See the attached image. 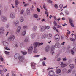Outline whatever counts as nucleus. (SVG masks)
Segmentation results:
<instances>
[{
	"instance_id": "nucleus-1",
	"label": "nucleus",
	"mask_w": 76,
	"mask_h": 76,
	"mask_svg": "<svg viewBox=\"0 0 76 76\" xmlns=\"http://www.w3.org/2000/svg\"><path fill=\"white\" fill-rule=\"evenodd\" d=\"M43 45V43H39L37 42H35L34 43V48H36V47H37V46L39 47V46H41Z\"/></svg>"
},
{
	"instance_id": "nucleus-2",
	"label": "nucleus",
	"mask_w": 76,
	"mask_h": 76,
	"mask_svg": "<svg viewBox=\"0 0 76 76\" xmlns=\"http://www.w3.org/2000/svg\"><path fill=\"white\" fill-rule=\"evenodd\" d=\"M15 36H14V35H11L9 36V38L8 39V41H13V40L15 39Z\"/></svg>"
},
{
	"instance_id": "nucleus-3",
	"label": "nucleus",
	"mask_w": 76,
	"mask_h": 76,
	"mask_svg": "<svg viewBox=\"0 0 76 76\" xmlns=\"http://www.w3.org/2000/svg\"><path fill=\"white\" fill-rule=\"evenodd\" d=\"M60 45L59 44V43H56L55 45L54 46H52L51 47V48H60Z\"/></svg>"
},
{
	"instance_id": "nucleus-4",
	"label": "nucleus",
	"mask_w": 76,
	"mask_h": 76,
	"mask_svg": "<svg viewBox=\"0 0 76 76\" xmlns=\"http://www.w3.org/2000/svg\"><path fill=\"white\" fill-rule=\"evenodd\" d=\"M34 49V47L32 46H31L29 47V49H28V52L29 54H31L32 53V51L33 49Z\"/></svg>"
},
{
	"instance_id": "nucleus-5",
	"label": "nucleus",
	"mask_w": 76,
	"mask_h": 76,
	"mask_svg": "<svg viewBox=\"0 0 76 76\" xmlns=\"http://www.w3.org/2000/svg\"><path fill=\"white\" fill-rule=\"evenodd\" d=\"M4 32V27L0 28V35L1 34H3Z\"/></svg>"
},
{
	"instance_id": "nucleus-6",
	"label": "nucleus",
	"mask_w": 76,
	"mask_h": 76,
	"mask_svg": "<svg viewBox=\"0 0 76 76\" xmlns=\"http://www.w3.org/2000/svg\"><path fill=\"white\" fill-rule=\"evenodd\" d=\"M21 28H22V27H21V26H20L18 27V28L16 30V33L17 34H19V33L20 32Z\"/></svg>"
},
{
	"instance_id": "nucleus-7",
	"label": "nucleus",
	"mask_w": 76,
	"mask_h": 76,
	"mask_svg": "<svg viewBox=\"0 0 76 76\" xmlns=\"http://www.w3.org/2000/svg\"><path fill=\"white\" fill-rule=\"evenodd\" d=\"M1 20L3 22H6L7 18V17L5 16H3L1 17Z\"/></svg>"
},
{
	"instance_id": "nucleus-8",
	"label": "nucleus",
	"mask_w": 76,
	"mask_h": 76,
	"mask_svg": "<svg viewBox=\"0 0 76 76\" xmlns=\"http://www.w3.org/2000/svg\"><path fill=\"white\" fill-rule=\"evenodd\" d=\"M14 57L15 59H19L20 58V55L18 53H17L14 56Z\"/></svg>"
},
{
	"instance_id": "nucleus-9",
	"label": "nucleus",
	"mask_w": 76,
	"mask_h": 76,
	"mask_svg": "<svg viewBox=\"0 0 76 76\" xmlns=\"http://www.w3.org/2000/svg\"><path fill=\"white\" fill-rule=\"evenodd\" d=\"M54 75V72L53 71H50L49 72V75L50 76H53Z\"/></svg>"
},
{
	"instance_id": "nucleus-10",
	"label": "nucleus",
	"mask_w": 76,
	"mask_h": 76,
	"mask_svg": "<svg viewBox=\"0 0 76 76\" xmlns=\"http://www.w3.org/2000/svg\"><path fill=\"white\" fill-rule=\"evenodd\" d=\"M54 38L56 40L57 39H60V36L58 34H56L54 36Z\"/></svg>"
},
{
	"instance_id": "nucleus-11",
	"label": "nucleus",
	"mask_w": 76,
	"mask_h": 76,
	"mask_svg": "<svg viewBox=\"0 0 76 76\" xmlns=\"http://www.w3.org/2000/svg\"><path fill=\"white\" fill-rule=\"evenodd\" d=\"M10 18L11 19H15V15L14 14L11 13L10 15Z\"/></svg>"
},
{
	"instance_id": "nucleus-12",
	"label": "nucleus",
	"mask_w": 76,
	"mask_h": 76,
	"mask_svg": "<svg viewBox=\"0 0 76 76\" xmlns=\"http://www.w3.org/2000/svg\"><path fill=\"white\" fill-rule=\"evenodd\" d=\"M3 45L5 47H7L8 46V43L6 41H4L3 42Z\"/></svg>"
},
{
	"instance_id": "nucleus-13",
	"label": "nucleus",
	"mask_w": 76,
	"mask_h": 76,
	"mask_svg": "<svg viewBox=\"0 0 76 76\" xmlns=\"http://www.w3.org/2000/svg\"><path fill=\"white\" fill-rule=\"evenodd\" d=\"M60 65L61 66V67L62 68H63V67H64L65 66H66V64H65L64 63H63V62H61Z\"/></svg>"
},
{
	"instance_id": "nucleus-14",
	"label": "nucleus",
	"mask_w": 76,
	"mask_h": 76,
	"mask_svg": "<svg viewBox=\"0 0 76 76\" xmlns=\"http://www.w3.org/2000/svg\"><path fill=\"white\" fill-rule=\"evenodd\" d=\"M20 61H21V62H22L23 61V60H24V57L23 56H21L20 58Z\"/></svg>"
},
{
	"instance_id": "nucleus-15",
	"label": "nucleus",
	"mask_w": 76,
	"mask_h": 76,
	"mask_svg": "<svg viewBox=\"0 0 76 76\" xmlns=\"http://www.w3.org/2000/svg\"><path fill=\"white\" fill-rule=\"evenodd\" d=\"M40 31L42 32H44L45 31V27L44 26H42L40 28Z\"/></svg>"
},
{
	"instance_id": "nucleus-16",
	"label": "nucleus",
	"mask_w": 76,
	"mask_h": 76,
	"mask_svg": "<svg viewBox=\"0 0 76 76\" xmlns=\"http://www.w3.org/2000/svg\"><path fill=\"white\" fill-rule=\"evenodd\" d=\"M47 38L48 39H50L52 38V34H48L47 36Z\"/></svg>"
},
{
	"instance_id": "nucleus-17",
	"label": "nucleus",
	"mask_w": 76,
	"mask_h": 76,
	"mask_svg": "<svg viewBox=\"0 0 76 76\" xmlns=\"http://www.w3.org/2000/svg\"><path fill=\"white\" fill-rule=\"evenodd\" d=\"M26 13L27 15L28 16L30 15L31 13H30V10L29 9H28L26 10Z\"/></svg>"
},
{
	"instance_id": "nucleus-18",
	"label": "nucleus",
	"mask_w": 76,
	"mask_h": 76,
	"mask_svg": "<svg viewBox=\"0 0 76 76\" xmlns=\"http://www.w3.org/2000/svg\"><path fill=\"white\" fill-rule=\"evenodd\" d=\"M31 67L32 69H35V64L34 62H32L31 64Z\"/></svg>"
},
{
	"instance_id": "nucleus-19",
	"label": "nucleus",
	"mask_w": 76,
	"mask_h": 76,
	"mask_svg": "<svg viewBox=\"0 0 76 76\" xmlns=\"http://www.w3.org/2000/svg\"><path fill=\"white\" fill-rule=\"evenodd\" d=\"M50 48L48 46H47L45 49V51L46 52H48Z\"/></svg>"
},
{
	"instance_id": "nucleus-20",
	"label": "nucleus",
	"mask_w": 76,
	"mask_h": 76,
	"mask_svg": "<svg viewBox=\"0 0 76 76\" xmlns=\"http://www.w3.org/2000/svg\"><path fill=\"white\" fill-rule=\"evenodd\" d=\"M19 21L18 20L16 21L15 25V26L18 27V26H19Z\"/></svg>"
},
{
	"instance_id": "nucleus-21",
	"label": "nucleus",
	"mask_w": 76,
	"mask_h": 76,
	"mask_svg": "<svg viewBox=\"0 0 76 76\" xmlns=\"http://www.w3.org/2000/svg\"><path fill=\"white\" fill-rule=\"evenodd\" d=\"M61 72V70L60 69H58L56 70V73L57 74H59V73H60Z\"/></svg>"
},
{
	"instance_id": "nucleus-22",
	"label": "nucleus",
	"mask_w": 76,
	"mask_h": 76,
	"mask_svg": "<svg viewBox=\"0 0 76 76\" xmlns=\"http://www.w3.org/2000/svg\"><path fill=\"white\" fill-rule=\"evenodd\" d=\"M20 20L21 22H23L24 20V19L23 18V17L22 16L20 17Z\"/></svg>"
},
{
	"instance_id": "nucleus-23",
	"label": "nucleus",
	"mask_w": 76,
	"mask_h": 76,
	"mask_svg": "<svg viewBox=\"0 0 76 76\" xmlns=\"http://www.w3.org/2000/svg\"><path fill=\"white\" fill-rule=\"evenodd\" d=\"M74 50H75V51H76V49L75 48H74L73 50H71V54H72V55H74Z\"/></svg>"
},
{
	"instance_id": "nucleus-24",
	"label": "nucleus",
	"mask_w": 76,
	"mask_h": 76,
	"mask_svg": "<svg viewBox=\"0 0 76 76\" xmlns=\"http://www.w3.org/2000/svg\"><path fill=\"white\" fill-rule=\"evenodd\" d=\"M19 2L18 1V0H15V6H18L19 4Z\"/></svg>"
},
{
	"instance_id": "nucleus-25",
	"label": "nucleus",
	"mask_w": 76,
	"mask_h": 76,
	"mask_svg": "<svg viewBox=\"0 0 76 76\" xmlns=\"http://www.w3.org/2000/svg\"><path fill=\"white\" fill-rule=\"evenodd\" d=\"M54 48H51V53H52V55H53L54 53Z\"/></svg>"
},
{
	"instance_id": "nucleus-26",
	"label": "nucleus",
	"mask_w": 76,
	"mask_h": 76,
	"mask_svg": "<svg viewBox=\"0 0 76 76\" xmlns=\"http://www.w3.org/2000/svg\"><path fill=\"white\" fill-rule=\"evenodd\" d=\"M26 33V30H25L23 32L22 34V35L23 36H24V35H25Z\"/></svg>"
},
{
	"instance_id": "nucleus-27",
	"label": "nucleus",
	"mask_w": 76,
	"mask_h": 76,
	"mask_svg": "<svg viewBox=\"0 0 76 76\" xmlns=\"http://www.w3.org/2000/svg\"><path fill=\"white\" fill-rule=\"evenodd\" d=\"M69 66L70 68H71V69H73V68H74V66L73 64H70L69 65Z\"/></svg>"
},
{
	"instance_id": "nucleus-28",
	"label": "nucleus",
	"mask_w": 76,
	"mask_h": 76,
	"mask_svg": "<svg viewBox=\"0 0 76 76\" xmlns=\"http://www.w3.org/2000/svg\"><path fill=\"white\" fill-rule=\"evenodd\" d=\"M69 23L70 24L73 23V20L71 19V18H69Z\"/></svg>"
},
{
	"instance_id": "nucleus-29",
	"label": "nucleus",
	"mask_w": 76,
	"mask_h": 76,
	"mask_svg": "<svg viewBox=\"0 0 76 76\" xmlns=\"http://www.w3.org/2000/svg\"><path fill=\"white\" fill-rule=\"evenodd\" d=\"M34 53H37L38 52V49L35 48L33 51Z\"/></svg>"
},
{
	"instance_id": "nucleus-30",
	"label": "nucleus",
	"mask_w": 76,
	"mask_h": 76,
	"mask_svg": "<svg viewBox=\"0 0 76 76\" xmlns=\"http://www.w3.org/2000/svg\"><path fill=\"white\" fill-rule=\"evenodd\" d=\"M45 29H49L50 28V27L49 26H46L45 27Z\"/></svg>"
},
{
	"instance_id": "nucleus-31",
	"label": "nucleus",
	"mask_w": 76,
	"mask_h": 76,
	"mask_svg": "<svg viewBox=\"0 0 76 76\" xmlns=\"http://www.w3.org/2000/svg\"><path fill=\"white\" fill-rule=\"evenodd\" d=\"M37 28V26H34L32 28L33 31H36Z\"/></svg>"
},
{
	"instance_id": "nucleus-32",
	"label": "nucleus",
	"mask_w": 76,
	"mask_h": 76,
	"mask_svg": "<svg viewBox=\"0 0 76 76\" xmlns=\"http://www.w3.org/2000/svg\"><path fill=\"white\" fill-rule=\"evenodd\" d=\"M22 54H23V55H25L27 54V52H23L21 51Z\"/></svg>"
},
{
	"instance_id": "nucleus-33",
	"label": "nucleus",
	"mask_w": 76,
	"mask_h": 76,
	"mask_svg": "<svg viewBox=\"0 0 76 76\" xmlns=\"http://www.w3.org/2000/svg\"><path fill=\"white\" fill-rule=\"evenodd\" d=\"M23 29H26V28H27V26H23Z\"/></svg>"
},
{
	"instance_id": "nucleus-34",
	"label": "nucleus",
	"mask_w": 76,
	"mask_h": 76,
	"mask_svg": "<svg viewBox=\"0 0 76 76\" xmlns=\"http://www.w3.org/2000/svg\"><path fill=\"white\" fill-rule=\"evenodd\" d=\"M25 41H26V42H28L29 41V38H26L25 40Z\"/></svg>"
},
{
	"instance_id": "nucleus-35",
	"label": "nucleus",
	"mask_w": 76,
	"mask_h": 76,
	"mask_svg": "<svg viewBox=\"0 0 76 76\" xmlns=\"http://www.w3.org/2000/svg\"><path fill=\"white\" fill-rule=\"evenodd\" d=\"M35 35V34H34L31 35V37L32 39H34V38H35V35Z\"/></svg>"
},
{
	"instance_id": "nucleus-36",
	"label": "nucleus",
	"mask_w": 76,
	"mask_h": 76,
	"mask_svg": "<svg viewBox=\"0 0 76 76\" xmlns=\"http://www.w3.org/2000/svg\"><path fill=\"white\" fill-rule=\"evenodd\" d=\"M34 18H38V15L36 14H34Z\"/></svg>"
},
{
	"instance_id": "nucleus-37",
	"label": "nucleus",
	"mask_w": 76,
	"mask_h": 76,
	"mask_svg": "<svg viewBox=\"0 0 76 76\" xmlns=\"http://www.w3.org/2000/svg\"><path fill=\"white\" fill-rule=\"evenodd\" d=\"M53 24L54 26H57V23L56 21L53 22Z\"/></svg>"
},
{
	"instance_id": "nucleus-38",
	"label": "nucleus",
	"mask_w": 76,
	"mask_h": 76,
	"mask_svg": "<svg viewBox=\"0 0 76 76\" xmlns=\"http://www.w3.org/2000/svg\"><path fill=\"white\" fill-rule=\"evenodd\" d=\"M70 40L71 41H73L74 42L75 41V39L72 38H70Z\"/></svg>"
},
{
	"instance_id": "nucleus-39",
	"label": "nucleus",
	"mask_w": 76,
	"mask_h": 76,
	"mask_svg": "<svg viewBox=\"0 0 76 76\" xmlns=\"http://www.w3.org/2000/svg\"><path fill=\"white\" fill-rule=\"evenodd\" d=\"M72 72V70L71 69H69L66 72L67 73H69Z\"/></svg>"
},
{
	"instance_id": "nucleus-40",
	"label": "nucleus",
	"mask_w": 76,
	"mask_h": 76,
	"mask_svg": "<svg viewBox=\"0 0 76 76\" xmlns=\"http://www.w3.org/2000/svg\"><path fill=\"white\" fill-rule=\"evenodd\" d=\"M46 37V36H45V35L44 34H43L42 35V38H45Z\"/></svg>"
},
{
	"instance_id": "nucleus-41",
	"label": "nucleus",
	"mask_w": 76,
	"mask_h": 76,
	"mask_svg": "<svg viewBox=\"0 0 76 76\" xmlns=\"http://www.w3.org/2000/svg\"><path fill=\"white\" fill-rule=\"evenodd\" d=\"M63 5L62 4H61L59 5V7L61 9H62V8H63Z\"/></svg>"
},
{
	"instance_id": "nucleus-42",
	"label": "nucleus",
	"mask_w": 76,
	"mask_h": 76,
	"mask_svg": "<svg viewBox=\"0 0 76 76\" xmlns=\"http://www.w3.org/2000/svg\"><path fill=\"white\" fill-rule=\"evenodd\" d=\"M47 2L50 3H53V1H51V0H47Z\"/></svg>"
},
{
	"instance_id": "nucleus-43",
	"label": "nucleus",
	"mask_w": 76,
	"mask_h": 76,
	"mask_svg": "<svg viewBox=\"0 0 76 76\" xmlns=\"http://www.w3.org/2000/svg\"><path fill=\"white\" fill-rule=\"evenodd\" d=\"M24 12V10H21L20 12V14L23 15V14Z\"/></svg>"
},
{
	"instance_id": "nucleus-44",
	"label": "nucleus",
	"mask_w": 76,
	"mask_h": 76,
	"mask_svg": "<svg viewBox=\"0 0 76 76\" xmlns=\"http://www.w3.org/2000/svg\"><path fill=\"white\" fill-rule=\"evenodd\" d=\"M5 53L6 54L9 55V54H10V52H7L6 51H5Z\"/></svg>"
},
{
	"instance_id": "nucleus-45",
	"label": "nucleus",
	"mask_w": 76,
	"mask_h": 76,
	"mask_svg": "<svg viewBox=\"0 0 76 76\" xmlns=\"http://www.w3.org/2000/svg\"><path fill=\"white\" fill-rule=\"evenodd\" d=\"M65 13L66 14V15H69V12L67 11H65Z\"/></svg>"
},
{
	"instance_id": "nucleus-46",
	"label": "nucleus",
	"mask_w": 76,
	"mask_h": 76,
	"mask_svg": "<svg viewBox=\"0 0 76 76\" xmlns=\"http://www.w3.org/2000/svg\"><path fill=\"white\" fill-rule=\"evenodd\" d=\"M34 57H40V55H35L34 56Z\"/></svg>"
},
{
	"instance_id": "nucleus-47",
	"label": "nucleus",
	"mask_w": 76,
	"mask_h": 76,
	"mask_svg": "<svg viewBox=\"0 0 76 76\" xmlns=\"http://www.w3.org/2000/svg\"><path fill=\"white\" fill-rule=\"evenodd\" d=\"M43 8L45 9L46 10V11H47V8H46V7H45V5H44L43 6Z\"/></svg>"
},
{
	"instance_id": "nucleus-48",
	"label": "nucleus",
	"mask_w": 76,
	"mask_h": 76,
	"mask_svg": "<svg viewBox=\"0 0 76 76\" xmlns=\"http://www.w3.org/2000/svg\"><path fill=\"white\" fill-rule=\"evenodd\" d=\"M20 46L21 47H23V43H20Z\"/></svg>"
},
{
	"instance_id": "nucleus-49",
	"label": "nucleus",
	"mask_w": 76,
	"mask_h": 76,
	"mask_svg": "<svg viewBox=\"0 0 76 76\" xmlns=\"http://www.w3.org/2000/svg\"><path fill=\"white\" fill-rule=\"evenodd\" d=\"M42 64L43 66H46V65H45V63L44 62H42Z\"/></svg>"
},
{
	"instance_id": "nucleus-50",
	"label": "nucleus",
	"mask_w": 76,
	"mask_h": 76,
	"mask_svg": "<svg viewBox=\"0 0 76 76\" xmlns=\"http://www.w3.org/2000/svg\"><path fill=\"white\" fill-rule=\"evenodd\" d=\"M54 6L55 8H56V9H57L58 8V6H57V5L56 4H55Z\"/></svg>"
},
{
	"instance_id": "nucleus-51",
	"label": "nucleus",
	"mask_w": 76,
	"mask_h": 76,
	"mask_svg": "<svg viewBox=\"0 0 76 76\" xmlns=\"http://www.w3.org/2000/svg\"><path fill=\"white\" fill-rule=\"evenodd\" d=\"M9 26H10L9 24H6L5 25V27H6L7 28H8V27H9Z\"/></svg>"
},
{
	"instance_id": "nucleus-52",
	"label": "nucleus",
	"mask_w": 76,
	"mask_h": 76,
	"mask_svg": "<svg viewBox=\"0 0 76 76\" xmlns=\"http://www.w3.org/2000/svg\"><path fill=\"white\" fill-rule=\"evenodd\" d=\"M69 32H68L67 33L66 35H70V33H71L70 31H69Z\"/></svg>"
},
{
	"instance_id": "nucleus-53",
	"label": "nucleus",
	"mask_w": 76,
	"mask_h": 76,
	"mask_svg": "<svg viewBox=\"0 0 76 76\" xmlns=\"http://www.w3.org/2000/svg\"><path fill=\"white\" fill-rule=\"evenodd\" d=\"M70 25H71V26L72 27H74V24L73 23H71L70 24Z\"/></svg>"
},
{
	"instance_id": "nucleus-54",
	"label": "nucleus",
	"mask_w": 76,
	"mask_h": 76,
	"mask_svg": "<svg viewBox=\"0 0 76 76\" xmlns=\"http://www.w3.org/2000/svg\"><path fill=\"white\" fill-rule=\"evenodd\" d=\"M5 50H10V49L9 48L5 47Z\"/></svg>"
},
{
	"instance_id": "nucleus-55",
	"label": "nucleus",
	"mask_w": 76,
	"mask_h": 76,
	"mask_svg": "<svg viewBox=\"0 0 76 76\" xmlns=\"http://www.w3.org/2000/svg\"><path fill=\"white\" fill-rule=\"evenodd\" d=\"M63 61H66V60H67V59H66V58H63Z\"/></svg>"
},
{
	"instance_id": "nucleus-56",
	"label": "nucleus",
	"mask_w": 76,
	"mask_h": 76,
	"mask_svg": "<svg viewBox=\"0 0 76 76\" xmlns=\"http://www.w3.org/2000/svg\"><path fill=\"white\" fill-rule=\"evenodd\" d=\"M53 29H54V30H55L56 29V27L55 26H53Z\"/></svg>"
},
{
	"instance_id": "nucleus-57",
	"label": "nucleus",
	"mask_w": 76,
	"mask_h": 76,
	"mask_svg": "<svg viewBox=\"0 0 76 76\" xmlns=\"http://www.w3.org/2000/svg\"><path fill=\"white\" fill-rule=\"evenodd\" d=\"M37 10L38 12H40V9L38 8H37Z\"/></svg>"
},
{
	"instance_id": "nucleus-58",
	"label": "nucleus",
	"mask_w": 76,
	"mask_h": 76,
	"mask_svg": "<svg viewBox=\"0 0 76 76\" xmlns=\"http://www.w3.org/2000/svg\"><path fill=\"white\" fill-rule=\"evenodd\" d=\"M65 42H64L62 43L61 44V45H64V44H65Z\"/></svg>"
},
{
	"instance_id": "nucleus-59",
	"label": "nucleus",
	"mask_w": 76,
	"mask_h": 76,
	"mask_svg": "<svg viewBox=\"0 0 76 76\" xmlns=\"http://www.w3.org/2000/svg\"><path fill=\"white\" fill-rule=\"evenodd\" d=\"M45 14L46 15H48V12L47 11H45Z\"/></svg>"
},
{
	"instance_id": "nucleus-60",
	"label": "nucleus",
	"mask_w": 76,
	"mask_h": 76,
	"mask_svg": "<svg viewBox=\"0 0 76 76\" xmlns=\"http://www.w3.org/2000/svg\"><path fill=\"white\" fill-rule=\"evenodd\" d=\"M2 73H3V71L2 70H0V74H1L2 75Z\"/></svg>"
},
{
	"instance_id": "nucleus-61",
	"label": "nucleus",
	"mask_w": 76,
	"mask_h": 76,
	"mask_svg": "<svg viewBox=\"0 0 76 76\" xmlns=\"http://www.w3.org/2000/svg\"><path fill=\"white\" fill-rule=\"evenodd\" d=\"M61 28V26L60 25H58L57 26V28Z\"/></svg>"
},
{
	"instance_id": "nucleus-62",
	"label": "nucleus",
	"mask_w": 76,
	"mask_h": 76,
	"mask_svg": "<svg viewBox=\"0 0 76 76\" xmlns=\"http://www.w3.org/2000/svg\"><path fill=\"white\" fill-rule=\"evenodd\" d=\"M66 69L64 68L63 70V72H66Z\"/></svg>"
},
{
	"instance_id": "nucleus-63",
	"label": "nucleus",
	"mask_w": 76,
	"mask_h": 76,
	"mask_svg": "<svg viewBox=\"0 0 76 76\" xmlns=\"http://www.w3.org/2000/svg\"><path fill=\"white\" fill-rule=\"evenodd\" d=\"M4 72H6L7 71V69H3Z\"/></svg>"
},
{
	"instance_id": "nucleus-64",
	"label": "nucleus",
	"mask_w": 76,
	"mask_h": 76,
	"mask_svg": "<svg viewBox=\"0 0 76 76\" xmlns=\"http://www.w3.org/2000/svg\"><path fill=\"white\" fill-rule=\"evenodd\" d=\"M1 61H3V58H2V57L1 58Z\"/></svg>"
}]
</instances>
